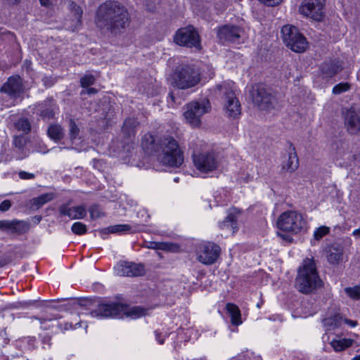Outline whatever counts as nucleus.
<instances>
[{
    "instance_id": "41",
    "label": "nucleus",
    "mask_w": 360,
    "mask_h": 360,
    "mask_svg": "<svg viewBox=\"0 0 360 360\" xmlns=\"http://www.w3.org/2000/svg\"><path fill=\"white\" fill-rule=\"evenodd\" d=\"M350 89V84L347 82H341L336 84L333 88V94L335 95L340 94Z\"/></svg>"
},
{
    "instance_id": "3",
    "label": "nucleus",
    "mask_w": 360,
    "mask_h": 360,
    "mask_svg": "<svg viewBox=\"0 0 360 360\" xmlns=\"http://www.w3.org/2000/svg\"><path fill=\"white\" fill-rule=\"evenodd\" d=\"M298 290L304 294H310L321 288L323 282L321 279L313 258H307L299 268L295 281Z\"/></svg>"
},
{
    "instance_id": "49",
    "label": "nucleus",
    "mask_w": 360,
    "mask_h": 360,
    "mask_svg": "<svg viewBox=\"0 0 360 360\" xmlns=\"http://www.w3.org/2000/svg\"><path fill=\"white\" fill-rule=\"evenodd\" d=\"M344 323L349 325L351 327H355L358 325L357 321L350 320L346 318H343Z\"/></svg>"
},
{
    "instance_id": "27",
    "label": "nucleus",
    "mask_w": 360,
    "mask_h": 360,
    "mask_svg": "<svg viewBox=\"0 0 360 360\" xmlns=\"http://www.w3.org/2000/svg\"><path fill=\"white\" fill-rule=\"evenodd\" d=\"M137 125L138 122L136 119L127 118L124 122L122 131L127 137L130 139L135 136Z\"/></svg>"
},
{
    "instance_id": "55",
    "label": "nucleus",
    "mask_w": 360,
    "mask_h": 360,
    "mask_svg": "<svg viewBox=\"0 0 360 360\" xmlns=\"http://www.w3.org/2000/svg\"><path fill=\"white\" fill-rule=\"evenodd\" d=\"M353 234L354 236L360 235V229H357L354 230L353 232Z\"/></svg>"
},
{
    "instance_id": "24",
    "label": "nucleus",
    "mask_w": 360,
    "mask_h": 360,
    "mask_svg": "<svg viewBox=\"0 0 360 360\" xmlns=\"http://www.w3.org/2000/svg\"><path fill=\"white\" fill-rule=\"evenodd\" d=\"M325 251L327 260L330 264H338L342 259L343 248L340 244L333 243L329 245L326 248Z\"/></svg>"
},
{
    "instance_id": "53",
    "label": "nucleus",
    "mask_w": 360,
    "mask_h": 360,
    "mask_svg": "<svg viewBox=\"0 0 360 360\" xmlns=\"http://www.w3.org/2000/svg\"><path fill=\"white\" fill-rule=\"evenodd\" d=\"M160 335L161 334L160 333H158V331H155L156 340L158 341V342L160 345H162L164 343V338H161Z\"/></svg>"
},
{
    "instance_id": "29",
    "label": "nucleus",
    "mask_w": 360,
    "mask_h": 360,
    "mask_svg": "<svg viewBox=\"0 0 360 360\" xmlns=\"http://www.w3.org/2000/svg\"><path fill=\"white\" fill-rule=\"evenodd\" d=\"M48 136L54 141H60L63 138V129L58 124H51L47 129Z\"/></svg>"
},
{
    "instance_id": "1",
    "label": "nucleus",
    "mask_w": 360,
    "mask_h": 360,
    "mask_svg": "<svg viewBox=\"0 0 360 360\" xmlns=\"http://www.w3.org/2000/svg\"><path fill=\"white\" fill-rule=\"evenodd\" d=\"M131 16L128 9L122 3L107 0L98 6L94 22L101 33L117 36L129 25Z\"/></svg>"
},
{
    "instance_id": "12",
    "label": "nucleus",
    "mask_w": 360,
    "mask_h": 360,
    "mask_svg": "<svg viewBox=\"0 0 360 360\" xmlns=\"http://www.w3.org/2000/svg\"><path fill=\"white\" fill-rule=\"evenodd\" d=\"M325 0H304L299 8V11L304 16L320 21L324 17Z\"/></svg>"
},
{
    "instance_id": "51",
    "label": "nucleus",
    "mask_w": 360,
    "mask_h": 360,
    "mask_svg": "<svg viewBox=\"0 0 360 360\" xmlns=\"http://www.w3.org/2000/svg\"><path fill=\"white\" fill-rule=\"evenodd\" d=\"M278 236L282 238L284 240L288 242V243H291L292 241V238L291 236L287 235V234H283V233H278Z\"/></svg>"
},
{
    "instance_id": "44",
    "label": "nucleus",
    "mask_w": 360,
    "mask_h": 360,
    "mask_svg": "<svg viewBox=\"0 0 360 360\" xmlns=\"http://www.w3.org/2000/svg\"><path fill=\"white\" fill-rule=\"evenodd\" d=\"M18 176L21 179L23 180L33 179L35 178L34 174L30 173L25 171H20L18 172Z\"/></svg>"
},
{
    "instance_id": "35",
    "label": "nucleus",
    "mask_w": 360,
    "mask_h": 360,
    "mask_svg": "<svg viewBox=\"0 0 360 360\" xmlns=\"http://www.w3.org/2000/svg\"><path fill=\"white\" fill-rule=\"evenodd\" d=\"M343 322V317L340 314L324 319V324L329 327L328 330L341 326Z\"/></svg>"
},
{
    "instance_id": "48",
    "label": "nucleus",
    "mask_w": 360,
    "mask_h": 360,
    "mask_svg": "<svg viewBox=\"0 0 360 360\" xmlns=\"http://www.w3.org/2000/svg\"><path fill=\"white\" fill-rule=\"evenodd\" d=\"M98 92V90L95 88H88L86 90H82L81 91V94H89V95H91V94H97Z\"/></svg>"
},
{
    "instance_id": "5",
    "label": "nucleus",
    "mask_w": 360,
    "mask_h": 360,
    "mask_svg": "<svg viewBox=\"0 0 360 360\" xmlns=\"http://www.w3.org/2000/svg\"><path fill=\"white\" fill-rule=\"evenodd\" d=\"M201 80L199 71L193 65L183 64L174 69L171 75V84L179 89H188L196 86Z\"/></svg>"
},
{
    "instance_id": "45",
    "label": "nucleus",
    "mask_w": 360,
    "mask_h": 360,
    "mask_svg": "<svg viewBox=\"0 0 360 360\" xmlns=\"http://www.w3.org/2000/svg\"><path fill=\"white\" fill-rule=\"evenodd\" d=\"M160 0H146V6L149 11H154L155 9V4H159Z\"/></svg>"
},
{
    "instance_id": "40",
    "label": "nucleus",
    "mask_w": 360,
    "mask_h": 360,
    "mask_svg": "<svg viewBox=\"0 0 360 360\" xmlns=\"http://www.w3.org/2000/svg\"><path fill=\"white\" fill-rule=\"evenodd\" d=\"M72 231L76 235H84L86 233V226L82 222H75L72 225Z\"/></svg>"
},
{
    "instance_id": "22",
    "label": "nucleus",
    "mask_w": 360,
    "mask_h": 360,
    "mask_svg": "<svg viewBox=\"0 0 360 360\" xmlns=\"http://www.w3.org/2000/svg\"><path fill=\"white\" fill-rule=\"evenodd\" d=\"M68 8L74 15V19L72 20V22L70 25L68 24V20H66L65 26L68 30L74 32L82 26L83 11L82 8L79 6H77L74 1H69Z\"/></svg>"
},
{
    "instance_id": "42",
    "label": "nucleus",
    "mask_w": 360,
    "mask_h": 360,
    "mask_svg": "<svg viewBox=\"0 0 360 360\" xmlns=\"http://www.w3.org/2000/svg\"><path fill=\"white\" fill-rule=\"evenodd\" d=\"M96 82V79L92 75H85L80 79V84L83 88H86L93 85Z\"/></svg>"
},
{
    "instance_id": "37",
    "label": "nucleus",
    "mask_w": 360,
    "mask_h": 360,
    "mask_svg": "<svg viewBox=\"0 0 360 360\" xmlns=\"http://www.w3.org/2000/svg\"><path fill=\"white\" fill-rule=\"evenodd\" d=\"M330 233V228L326 226H321L317 229L314 232V240L319 241L321 240L325 236L328 235Z\"/></svg>"
},
{
    "instance_id": "20",
    "label": "nucleus",
    "mask_w": 360,
    "mask_h": 360,
    "mask_svg": "<svg viewBox=\"0 0 360 360\" xmlns=\"http://www.w3.org/2000/svg\"><path fill=\"white\" fill-rule=\"evenodd\" d=\"M345 122L349 134H357L360 131V117L352 108L346 110Z\"/></svg>"
},
{
    "instance_id": "21",
    "label": "nucleus",
    "mask_w": 360,
    "mask_h": 360,
    "mask_svg": "<svg viewBox=\"0 0 360 360\" xmlns=\"http://www.w3.org/2000/svg\"><path fill=\"white\" fill-rule=\"evenodd\" d=\"M299 167V159L295 148L292 143H289L288 159L284 160L281 165V172L292 173Z\"/></svg>"
},
{
    "instance_id": "56",
    "label": "nucleus",
    "mask_w": 360,
    "mask_h": 360,
    "mask_svg": "<svg viewBox=\"0 0 360 360\" xmlns=\"http://www.w3.org/2000/svg\"><path fill=\"white\" fill-rule=\"evenodd\" d=\"M6 335V330H4L0 332V335L2 336V337H4V335Z\"/></svg>"
},
{
    "instance_id": "59",
    "label": "nucleus",
    "mask_w": 360,
    "mask_h": 360,
    "mask_svg": "<svg viewBox=\"0 0 360 360\" xmlns=\"http://www.w3.org/2000/svg\"><path fill=\"white\" fill-rule=\"evenodd\" d=\"M39 320L40 321L41 323L45 321V319H39Z\"/></svg>"
},
{
    "instance_id": "32",
    "label": "nucleus",
    "mask_w": 360,
    "mask_h": 360,
    "mask_svg": "<svg viewBox=\"0 0 360 360\" xmlns=\"http://www.w3.org/2000/svg\"><path fill=\"white\" fill-rule=\"evenodd\" d=\"M352 342L353 340L352 339L342 338L339 340H333L331 341L330 345L335 351L340 352L351 346Z\"/></svg>"
},
{
    "instance_id": "17",
    "label": "nucleus",
    "mask_w": 360,
    "mask_h": 360,
    "mask_svg": "<svg viewBox=\"0 0 360 360\" xmlns=\"http://www.w3.org/2000/svg\"><path fill=\"white\" fill-rule=\"evenodd\" d=\"M115 269L117 274L120 276L137 277L146 274L143 264L126 261L119 262Z\"/></svg>"
},
{
    "instance_id": "14",
    "label": "nucleus",
    "mask_w": 360,
    "mask_h": 360,
    "mask_svg": "<svg viewBox=\"0 0 360 360\" xmlns=\"http://www.w3.org/2000/svg\"><path fill=\"white\" fill-rule=\"evenodd\" d=\"M25 86L19 75H13L1 86L0 92L6 94L10 98H18L24 94Z\"/></svg>"
},
{
    "instance_id": "58",
    "label": "nucleus",
    "mask_w": 360,
    "mask_h": 360,
    "mask_svg": "<svg viewBox=\"0 0 360 360\" xmlns=\"http://www.w3.org/2000/svg\"><path fill=\"white\" fill-rule=\"evenodd\" d=\"M169 96L171 97L172 100L174 101V95H173V93H169Z\"/></svg>"
},
{
    "instance_id": "38",
    "label": "nucleus",
    "mask_w": 360,
    "mask_h": 360,
    "mask_svg": "<svg viewBox=\"0 0 360 360\" xmlns=\"http://www.w3.org/2000/svg\"><path fill=\"white\" fill-rule=\"evenodd\" d=\"M345 292L350 298L358 300L360 299V286L356 285L353 288L348 287L345 288Z\"/></svg>"
},
{
    "instance_id": "13",
    "label": "nucleus",
    "mask_w": 360,
    "mask_h": 360,
    "mask_svg": "<svg viewBox=\"0 0 360 360\" xmlns=\"http://www.w3.org/2000/svg\"><path fill=\"white\" fill-rule=\"evenodd\" d=\"M195 167L201 172L207 173L217 168L218 160L214 152H206L193 155Z\"/></svg>"
},
{
    "instance_id": "19",
    "label": "nucleus",
    "mask_w": 360,
    "mask_h": 360,
    "mask_svg": "<svg viewBox=\"0 0 360 360\" xmlns=\"http://www.w3.org/2000/svg\"><path fill=\"white\" fill-rule=\"evenodd\" d=\"M27 142L28 139L23 135L13 136L12 144L17 160H23L29 155L30 150L26 147Z\"/></svg>"
},
{
    "instance_id": "54",
    "label": "nucleus",
    "mask_w": 360,
    "mask_h": 360,
    "mask_svg": "<svg viewBox=\"0 0 360 360\" xmlns=\"http://www.w3.org/2000/svg\"><path fill=\"white\" fill-rule=\"evenodd\" d=\"M42 6H47L49 5V0H39Z\"/></svg>"
},
{
    "instance_id": "26",
    "label": "nucleus",
    "mask_w": 360,
    "mask_h": 360,
    "mask_svg": "<svg viewBox=\"0 0 360 360\" xmlns=\"http://www.w3.org/2000/svg\"><path fill=\"white\" fill-rule=\"evenodd\" d=\"M320 70L323 78L330 79L341 71L342 67L338 61L330 60L323 63Z\"/></svg>"
},
{
    "instance_id": "8",
    "label": "nucleus",
    "mask_w": 360,
    "mask_h": 360,
    "mask_svg": "<svg viewBox=\"0 0 360 360\" xmlns=\"http://www.w3.org/2000/svg\"><path fill=\"white\" fill-rule=\"evenodd\" d=\"M277 227L283 231L297 233L305 225L302 215L295 211L283 212L277 219Z\"/></svg>"
},
{
    "instance_id": "46",
    "label": "nucleus",
    "mask_w": 360,
    "mask_h": 360,
    "mask_svg": "<svg viewBox=\"0 0 360 360\" xmlns=\"http://www.w3.org/2000/svg\"><path fill=\"white\" fill-rule=\"evenodd\" d=\"M11 207V202L9 200H5L0 204V211L6 212Z\"/></svg>"
},
{
    "instance_id": "28",
    "label": "nucleus",
    "mask_w": 360,
    "mask_h": 360,
    "mask_svg": "<svg viewBox=\"0 0 360 360\" xmlns=\"http://www.w3.org/2000/svg\"><path fill=\"white\" fill-rule=\"evenodd\" d=\"M226 309L231 316L232 324L238 326L242 323L240 311L237 305L227 303Z\"/></svg>"
},
{
    "instance_id": "16",
    "label": "nucleus",
    "mask_w": 360,
    "mask_h": 360,
    "mask_svg": "<svg viewBox=\"0 0 360 360\" xmlns=\"http://www.w3.org/2000/svg\"><path fill=\"white\" fill-rule=\"evenodd\" d=\"M243 30L237 25H225L221 26L217 30V37L221 44L226 42L236 43L239 41Z\"/></svg>"
},
{
    "instance_id": "23",
    "label": "nucleus",
    "mask_w": 360,
    "mask_h": 360,
    "mask_svg": "<svg viewBox=\"0 0 360 360\" xmlns=\"http://www.w3.org/2000/svg\"><path fill=\"white\" fill-rule=\"evenodd\" d=\"M37 114L43 120L53 119L55 116L56 103L53 98H47L36 106Z\"/></svg>"
},
{
    "instance_id": "34",
    "label": "nucleus",
    "mask_w": 360,
    "mask_h": 360,
    "mask_svg": "<svg viewBox=\"0 0 360 360\" xmlns=\"http://www.w3.org/2000/svg\"><path fill=\"white\" fill-rule=\"evenodd\" d=\"M150 248L166 251H174L178 248V245L172 243L152 242Z\"/></svg>"
},
{
    "instance_id": "50",
    "label": "nucleus",
    "mask_w": 360,
    "mask_h": 360,
    "mask_svg": "<svg viewBox=\"0 0 360 360\" xmlns=\"http://www.w3.org/2000/svg\"><path fill=\"white\" fill-rule=\"evenodd\" d=\"M42 81L44 82V84L46 86H47V87H50V86H51L53 84V81L50 78H49L48 77H44L42 79Z\"/></svg>"
},
{
    "instance_id": "11",
    "label": "nucleus",
    "mask_w": 360,
    "mask_h": 360,
    "mask_svg": "<svg viewBox=\"0 0 360 360\" xmlns=\"http://www.w3.org/2000/svg\"><path fill=\"white\" fill-rule=\"evenodd\" d=\"M174 40L179 46L188 48H200L199 34L192 25L179 29L176 32Z\"/></svg>"
},
{
    "instance_id": "47",
    "label": "nucleus",
    "mask_w": 360,
    "mask_h": 360,
    "mask_svg": "<svg viewBox=\"0 0 360 360\" xmlns=\"http://www.w3.org/2000/svg\"><path fill=\"white\" fill-rule=\"evenodd\" d=\"M268 6H275L281 3L283 0H259Z\"/></svg>"
},
{
    "instance_id": "33",
    "label": "nucleus",
    "mask_w": 360,
    "mask_h": 360,
    "mask_svg": "<svg viewBox=\"0 0 360 360\" xmlns=\"http://www.w3.org/2000/svg\"><path fill=\"white\" fill-rule=\"evenodd\" d=\"M68 131L70 139L72 142L79 139V128L72 118H70L68 121Z\"/></svg>"
},
{
    "instance_id": "10",
    "label": "nucleus",
    "mask_w": 360,
    "mask_h": 360,
    "mask_svg": "<svg viewBox=\"0 0 360 360\" xmlns=\"http://www.w3.org/2000/svg\"><path fill=\"white\" fill-rule=\"evenodd\" d=\"M210 108V103L208 100L192 101L187 104L184 115L192 127H197L201 123L200 117L207 112Z\"/></svg>"
},
{
    "instance_id": "6",
    "label": "nucleus",
    "mask_w": 360,
    "mask_h": 360,
    "mask_svg": "<svg viewBox=\"0 0 360 360\" xmlns=\"http://www.w3.org/2000/svg\"><path fill=\"white\" fill-rule=\"evenodd\" d=\"M233 82H224L216 85L214 92L215 96L223 101L227 115L231 118H236L240 115L241 108L233 89Z\"/></svg>"
},
{
    "instance_id": "15",
    "label": "nucleus",
    "mask_w": 360,
    "mask_h": 360,
    "mask_svg": "<svg viewBox=\"0 0 360 360\" xmlns=\"http://www.w3.org/2000/svg\"><path fill=\"white\" fill-rule=\"evenodd\" d=\"M221 252V248L217 244L208 243L201 246L198 259L202 264L210 265L217 262Z\"/></svg>"
},
{
    "instance_id": "31",
    "label": "nucleus",
    "mask_w": 360,
    "mask_h": 360,
    "mask_svg": "<svg viewBox=\"0 0 360 360\" xmlns=\"http://www.w3.org/2000/svg\"><path fill=\"white\" fill-rule=\"evenodd\" d=\"M54 198V194L52 193H47L42 194L37 198H34L31 200L32 206H35L37 209H39L44 204L51 201Z\"/></svg>"
},
{
    "instance_id": "4",
    "label": "nucleus",
    "mask_w": 360,
    "mask_h": 360,
    "mask_svg": "<svg viewBox=\"0 0 360 360\" xmlns=\"http://www.w3.org/2000/svg\"><path fill=\"white\" fill-rule=\"evenodd\" d=\"M122 313H124L126 316L136 319L145 315L146 310L141 307H134L127 310L125 305L118 302L101 303L90 312V315L100 319L115 318Z\"/></svg>"
},
{
    "instance_id": "39",
    "label": "nucleus",
    "mask_w": 360,
    "mask_h": 360,
    "mask_svg": "<svg viewBox=\"0 0 360 360\" xmlns=\"http://www.w3.org/2000/svg\"><path fill=\"white\" fill-rule=\"evenodd\" d=\"M110 233H126L131 231V227L129 224H117L108 228Z\"/></svg>"
},
{
    "instance_id": "18",
    "label": "nucleus",
    "mask_w": 360,
    "mask_h": 360,
    "mask_svg": "<svg viewBox=\"0 0 360 360\" xmlns=\"http://www.w3.org/2000/svg\"><path fill=\"white\" fill-rule=\"evenodd\" d=\"M30 224L22 220L13 219L0 221V230L13 234H24L30 230Z\"/></svg>"
},
{
    "instance_id": "9",
    "label": "nucleus",
    "mask_w": 360,
    "mask_h": 360,
    "mask_svg": "<svg viewBox=\"0 0 360 360\" xmlns=\"http://www.w3.org/2000/svg\"><path fill=\"white\" fill-rule=\"evenodd\" d=\"M252 101L260 110L269 111L273 109L276 104V98L270 89L262 85H255L250 92Z\"/></svg>"
},
{
    "instance_id": "2",
    "label": "nucleus",
    "mask_w": 360,
    "mask_h": 360,
    "mask_svg": "<svg viewBox=\"0 0 360 360\" xmlns=\"http://www.w3.org/2000/svg\"><path fill=\"white\" fill-rule=\"evenodd\" d=\"M141 146L146 154L156 157L163 165L179 167L184 162L183 152L172 136L155 137L146 134L142 139Z\"/></svg>"
},
{
    "instance_id": "7",
    "label": "nucleus",
    "mask_w": 360,
    "mask_h": 360,
    "mask_svg": "<svg viewBox=\"0 0 360 360\" xmlns=\"http://www.w3.org/2000/svg\"><path fill=\"white\" fill-rule=\"evenodd\" d=\"M281 34L283 43L292 51L302 53L307 49V39L296 27L284 25L281 29Z\"/></svg>"
},
{
    "instance_id": "52",
    "label": "nucleus",
    "mask_w": 360,
    "mask_h": 360,
    "mask_svg": "<svg viewBox=\"0 0 360 360\" xmlns=\"http://www.w3.org/2000/svg\"><path fill=\"white\" fill-rule=\"evenodd\" d=\"M10 262V259L7 258H0V267H3Z\"/></svg>"
},
{
    "instance_id": "57",
    "label": "nucleus",
    "mask_w": 360,
    "mask_h": 360,
    "mask_svg": "<svg viewBox=\"0 0 360 360\" xmlns=\"http://www.w3.org/2000/svg\"><path fill=\"white\" fill-rule=\"evenodd\" d=\"M352 360H360V355H356Z\"/></svg>"
},
{
    "instance_id": "25",
    "label": "nucleus",
    "mask_w": 360,
    "mask_h": 360,
    "mask_svg": "<svg viewBox=\"0 0 360 360\" xmlns=\"http://www.w3.org/2000/svg\"><path fill=\"white\" fill-rule=\"evenodd\" d=\"M59 211L61 215L68 216L72 219H83L86 214V208L82 205L70 207L67 205H62Z\"/></svg>"
},
{
    "instance_id": "43",
    "label": "nucleus",
    "mask_w": 360,
    "mask_h": 360,
    "mask_svg": "<svg viewBox=\"0 0 360 360\" xmlns=\"http://www.w3.org/2000/svg\"><path fill=\"white\" fill-rule=\"evenodd\" d=\"M89 212L92 219H98L103 215L99 206L97 205L91 206Z\"/></svg>"
},
{
    "instance_id": "36",
    "label": "nucleus",
    "mask_w": 360,
    "mask_h": 360,
    "mask_svg": "<svg viewBox=\"0 0 360 360\" xmlns=\"http://www.w3.org/2000/svg\"><path fill=\"white\" fill-rule=\"evenodd\" d=\"M236 217L234 213H229L225 219L221 223V227H230L233 229V232L234 233L237 229L236 226Z\"/></svg>"
},
{
    "instance_id": "60",
    "label": "nucleus",
    "mask_w": 360,
    "mask_h": 360,
    "mask_svg": "<svg viewBox=\"0 0 360 360\" xmlns=\"http://www.w3.org/2000/svg\"><path fill=\"white\" fill-rule=\"evenodd\" d=\"M174 181L177 182L179 181V179L176 178V179H174Z\"/></svg>"
},
{
    "instance_id": "30",
    "label": "nucleus",
    "mask_w": 360,
    "mask_h": 360,
    "mask_svg": "<svg viewBox=\"0 0 360 360\" xmlns=\"http://www.w3.org/2000/svg\"><path fill=\"white\" fill-rule=\"evenodd\" d=\"M14 128L22 131L24 134H28L32 129V126L28 118L21 117L16 120L13 124Z\"/></svg>"
}]
</instances>
